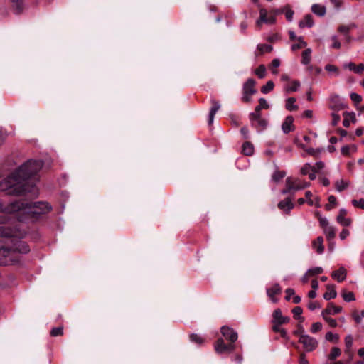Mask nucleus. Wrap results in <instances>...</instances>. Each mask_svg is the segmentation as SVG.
I'll list each match as a JSON object with an SVG mask.
<instances>
[{"label": "nucleus", "mask_w": 364, "mask_h": 364, "mask_svg": "<svg viewBox=\"0 0 364 364\" xmlns=\"http://www.w3.org/2000/svg\"><path fill=\"white\" fill-rule=\"evenodd\" d=\"M191 342H193L198 345L203 344L205 339L197 333H191L189 336Z\"/></svg>", "instance_id": "58836bf2"}, {"label": "nucleus", "mask_w": 364, "mask_h": 364, "mask_svg": "<svg viewBox=\"0 0 364 364\" xmlns=\"http://www.w3.org/2000/svg\"><path fill=\"white\" fill-rule=\"evenodd\" d=\"M294 207V205L290 198H287L278 203V208L281 210H283L287 213L293 209Z\"/></svg>", "instance_id": "6ab92c4d"}, {"label": "nucleus", "mask_w": 364, "mask_h": 364, "mask_svg": "<svg viewBox=\"0 0 364 364\" xmlns=\"http://www.w3.org/2000/svg\"><path fill=\"white\" fill-rule=\"evenodd\" d=\"M312 246L318 254H322L324 251L323 237L321 236L318 237L315 240L312 242Z\"/></svg>", "instance_id": "393cba45"}, {"label": "nucleus", "mask_w": 364, "mask_h": 364, "mask_svg": "<svg viewBox=\"0 0 364 364\" xmlns=\"http://www.w3.org/2000/svg\"><path fill=\"white\" fill-rule=\"evenodd\" d=\"M221 334L230 343H235V342L237 340L238 335L236 331H235L232 328L224 326L220 329Z\"/></svg>", "instance_id": "9d476101"}, {"label": "nucleus", "mask_w": 364, "mask_h": 364, "mask_svg": "<svg viewBox=\"0 0 364 364\" xmlns=\"http://www.w3.org/2000/svg\"><path fill=\"white\" fill-rule=\"evenodd\" d=\"M325 70L328 72H334L336 73V75H338V68L334 65H331V64H328L325 66Z\"/></svg>", "instance_id": "5fc2aeb1"}, {"label": "nucleus", "mask_w": 364, "mask_h": 364, "mask_svg": "<svg viewBox=\"0 0 364 364\" xmlns=\"http://www.w3.org/2000/svg\"><path fill=\"white\" fill-rule=\"evenodd\" d=\"M214 347L215 350L218 354L231 353L235 350V343H229L228 344H226L223 338H218L216 341Z\"/></svg>", "instance_id": "0eeeda50"}, {"label": "nucleus", "mask_w": 364, "mask_h": 364, "mask_svg": "<svg viewBox=\"0 0 364 364\" xmlns=\"http://www.w3.org/2000/svg\"><path fill=\"white\" fill-rule=\"evenodd\" d=\"M274 87V82L272 81L269 80L266 83V85H263L261 87V92L263 94H267V93L270 92L272 90H273Z\"/></svg>", "instance_id": "79ce46f5"}, {"label": "nucleus", "mask_w": 364, "mask_h": 364, "mask_svg": "<svg viewBox=\"0 0 364 364\" xmlns=\"http://www.w3.org/2000/svg\"><path fill=\"white\" fill-rule=\"evenodd\" d=\"M294 117L292 116H287L284 122L282 123V129L284 134H288L294 130Z\"/></svg>", "instance_id": "f3484780"}, {"label": "nucleus", "mask_w": 364, "mask_h": 364, "mask_svg": "<svg viewBox=\"0 0 364 364\" xmlns=\"http://www.w3.org/2000/svg\"><path fill=\"white\" fill-rule=\"evenodd\" d=\"M242 152L244 155L252 156L254 153V146L249 141H245L242 146Z\"/></svg>", "instance_id": "cd10ccee"}, {"label": "nucleus", "mask_w": 364, "mask_h": 364, "mask_svg": "<svg viewBox=\"0 0 364 364\" xmlns=\"http://www.w3.org/2000/svg\"><path fill=\"white\" fill-rule=\"evenodd\" d=\"M311 50L310 48L306 49L302 53L301 63L304 65H308L311 61Z\"/></svg>", "instance_id": "c9c22d12"}, {"label": "nucleus", "mask_w": 364, "mask_h": 364, "mask_svg": "<svg viewBox=\"0 0 364 364\" xmlns=\"http://www.w3.org/2000/svg\"><path fill=\"white\" fill-rule=\"evenodd\" d=\"M269 107V105L267 100L264 98H260L259 99V105L255 107L254 112L252 113L261 114L262 109H268Z\"/></svg>", "instance_id": "c85d7f7f"}, {"label": "nucleus", "mask_w": 364, "mask_h": 364, "mask_svg": "<svg viewBox=\"0 0 364 364\" xmlns=\"http://www.w3.org/2000/svg\"><path fill=\"white\" fill-rule=\"evenodd\" d=\"M352 204L356 207L364 210V199L360 198V200H353Z\"/></svg>", "instance_id": "864d4df0"}, {"label": "nucleus", "mask_w": 364, "mask_h": 364, "mask_svg": "<svg viewBox=\"0 0 364 364\" xmlns=\"http://www.w3.org/2000/svg\"><path fill=\"white\" fill-rule=\"evenodd\" d=\"M314 24L313 17L311 14H306L304 16V18L299 21V26L300 28L305 27L311 28Z\"/></svg>", "instance_id": "4be33fe9"}, {"label": "nucleus", "mask_w": 364, "mask_h": 364, "mask_svg": "<svg viewBox=\"0 0 364 364\" xmlns=\"http://www.w3.org/2000/svg\"><path fill=\"white\" fill-rule=\"evenodd\" d=\"M306 151L311 156H316L319 154L321 151V149H314L313 148H309L306 149Z\"/></svg>", "instance_id": "e2e57ef3"}, {"label": "nucleus", "mask_w": 364, "mask_h": 364, "mask_svg": "<svg viewBox=\"0 0 364 364\" xmlns=\"http://www.w3.org/2000/svg\"><path fill=\"white\" fill-rule=\"evenodd\" d=\"M346 269L341 267L338 270L332 272L331 277L333 279L337 280L338 282L344 281L346 278Z\"/></svg>", "instance_id": "aec40b11"}, {"label": "nucleus", "mask_w": 364, "mask_h": 364, "mask_svg": "<svg viewBox=\"0 0 364 364\" xmlns=\"http://www.w3.org/2000/svg\"><path fill=\"white\" fill-rule=\"evenodd\" d=\"M331 41H333V44L331 46L332 48H336V49H339L341 48V44L339 42V41L338 40L337 36H332Z\"/></svg>", "instance_id": "bf43d9fd"}, {"label": "nucleus", "mask_w": 364, "mask_h": 364, "mask_svg": "<svg viewBox=\"0 0 364 364\" xmlns=\"http://www.w3.org/2000/svg\"><path fill=\"white\" fill-rule=\"evenodd\" d=\"M342 308L341 306H335L333 303L330 302L328 304L327 307L322 311L321 314H337L341 312Z\"/></svg>", "instance_id": "412c9836"}, {"label": "nucleus", "mask_w": 364, "mask_h": 364, "mask_svg": "<svg viewBox=\"0 0 364 364\" xmlns=\"http://www.w3.org/2000/svg\"><path fill=\"white\" fill-rule=\"evenodd\" d=\"M323 318L328 323V325L332 327L335 328L337 326L338 323L336 319L328 317V314H321Z\"/></svg>", "instance_id": "de8ad7c7"}, {"label": "nucleus", "mask_w": 364, "mask_h": 364, "mask_svg": "<svg viewBox=\"0 0 364 364\" xmlns=\"http://www.w3.org/2000/svg\"><path fill=\"white\" fill-rule=\"evenodd\" d=\"M11 230L15 234L14 235L9 236L11 237L13 245L11 247H0V264L1 265H10L18 262V258L16 255L17 252L21 254H26L30 251V248L26 242L19 240L23 237L25 232H21L18 229L14 228Z\"/></svg>", "instance_id": "7ed1b4c3"}, {"label": "nucleus", "mask_w": 364, "mask_h": 364, "mask_svg": "<svg viewBox=\"0 0 364 364\" xmlns=\"http://www.w3.org/2000/svg\"><path fill=\"white\" fill-rule=\"evenodd\" d=\"M324 234L326 236V238L328 241H331L334 239L336 236V230L335 228L332 226L326 227L323 229Z\"/></svg>", "instance_id": "2f4dec72"}, {"label": "nucleus", "mask_w": 364, "mask_h": 364, "mask_svg": "<svg viewBox=\"0 0 364 364\" xmlns=\"http://www.w3.org/2000/svg\"><path fill=\"white\" fill-rule=\"evenodd\" d=\"M345 68L349 69L350 71H353L355 73H362L364 70V65L360 63L356 65L354 63L350 62L344 65Z\"/></svg>", "instance_id": "b1692460"}, {"label": "nucleus", "mask_w": 364, "mask_h": 364, "mask_svg": "<svg viewBox=\"0 0 364 364\" xmlns=\"http://www.w3.org/2000/svg\"><path fill=\"white\" fill-rule=\"evenodd\" d=\"M307 46V43L306 42H301L299 43H295L291 46V50L293 51L297 50L299 49L305 48Z\"/></svg>", "instance_id": "4d7b16f0"}, {"label": "nucleus", "mask_w": 364, "mask_h": 364, "mask_svg": "<svg viewBox=\"0 0 364 364\" xmlns=\"http://www.w3.org/2000/svg\"><path fill=\"white\" fill-rule=\"evenodd\" d=\"M299 364H309V361L306 359L305 353H301L299 355Z\"/></svg>", "instance_id": "69168bd1"}, {"label": "nucleus", "mask_w": 364, "mask_h": 364, "mask_svg": "<svg viewBox=\"0 0 364 364\" xmlns=\"http://www.w3.org/2000/svg\"><path fill=\"white\" fill-rule=\"evenodd\" d=\"M286 175L285 171L277 170L272 174V180L275 182H279L281 179H282Z\"/></svg>", "instance_id": "37998d69"}, {"label": "nucleus", "mask_w": 364, "mask_h": 364, "mask_svg": "<svg viewBox=\"0 0 364 364\" xmlns=\"http://www.w3.org/2000/svg\"><path fill=\"white\" fill-rule=\"evenodd\" d=\"M310 171L316 172V167L311 166L309 163H306L301 168V173L306 176L310 173Z\"/></svg>", "instance_id": "e433bc0d"}, {"label": "nucleus", "mask_w": 364, "mask_h": 364, "mask_svg": "<svg viewBox=\"0 0 364 364\" xmlns=\"http://www.w3.org/2000/svg\"><path fill=\"white\" fill-rule=\"evenodd\" d=\"M348 107V105L343 102L337 95H331L330 97L329 108L333 112H338Z\"/></svg>", "instance_id": "1a4fd4ad"}, {"label": "nucleus", "mask_w": 364, "mask_h": 364, "mask_svg": "<svg viewBox=\"0 0 364 364\" xmlns=\"http://www.w3.org/2000/svg\"><path fill=\"white\" fill-rule=\"evenodd\" d=\"M284 11L283 13L285 14V17L287 20L291 22L293 19V16L294 14V11L290 8L289 5H286L284 7Z\"/></svg>", "instance_id": "a19ab883"}, {"label": "nucleus", "mask_w": 364, "mask_h": 364, "mask_svg": "<svg viewBox=\"0 0 364 364\" xmlns=\"http://www.w3.org/2000/svg\"><path fill=\"white\" fill-rule=\"evenodd\" d=\"M210 102L212 104V107L210 108V110L209 112V116H208V124L209 125H211L213 124L215 115L216 112L220 108V102L218 100L213 98L210 100Z\"/></svg>", "instance_id": "dca6fc26"}, {"label": "nucleus", "mask_w": 364, "mask_h": 364, "mask_svg": "<svg viewBox=\"0 0 364 364\" xmlns=\"http://www.w3.org/2000/svg\"><path fill=\"white\" fill-rule=\"evenodd\" d=\"M322 323L320 322L314 323L311 325L310 331L312 333H316L322 329Z\"/></svg>", "instance_id": "8fccbe9b"}, {"label": "nucleus", "mask_w": 364, "mask_h": 364, "mask_svg": "<svg viewBox=\"0 0 364 364\" xmlns=\"http://www.w3.org/2000/svg\"><path fill=\"white\" fill-rule=\"evenodd\" d=\"M308 308H309V310L314 311L316 309L321 308V306H320L319 303L318 301H309V304H308Z\"/></svg>", "instance_id": "6e6d98bb"}, {"label": "nucleus", "mask_w": 364, "mask_h": 364, "mask_svg": "<svg viewBox=\"0 0 364 364\" xmlns=\"http://www.w3.org/2000/svg\"><path fill=\"white\" fill-rule=\"evenodd\" d=\"M282 293V288L279 284H274L272 287L267 289V294L273 303H277L278 299L275 298V295Z\"/></svg>", "instance_id": "2eb2a0df"}, {"label": "nucleus", "mask_w": 364, "mask_h": 364, "mask_svg": "<svg viewBox=\"0 0 364 364\" xmlns=\"http://www.w3.org/2000/svg\"><path fill=\"white\" fill-rule=\"evenodd\" d=\"M350 99L355 103H360L362 101V97L355 92L350 94Z\"/></svg>", "instance_id": "13d9d810"}, {"label": "nucleus", "mask_w": 364, "mask_h": 364, "mask_svg": "<svg viewBox=\"0 0 364 364\" xmlns=\"http://www.w3.org/2000/svg\"><path fill=\"white\" fill-rule=\"evenodd\" d=\"M328 202H329V204H326L325 206V208L327 210H330L331 209V204L334 205H336V198L334 196H330L328 197Z\"/></svg>", "instance_id": "603ef678"}, {"label": "nucleus", "mask_w": 364, "mask_h": 364, "mask_svg": "<svg viewBox=\"0 0 364 364\" xmlns=\"http://www.w3.org/2000/svg\"><path fill=\"white\" fill-rule=\"evenodd\" d=\"M256 81L253 78H248L242 85V101L245 103L252 102V96L257 93L255 87Z\"/></svg>", "instance_id": "20e7f679"}, {"label": "nucleus", "mask_w": 364, "mask_h": 364, "mask_svg": "<svg viewBox=\"0 0 364 364\" xmlns=\"http://www.w3.org/2000/svg\"><path fill=\"white\" fill-rule=\"evenodd\" d=\"M325 338L330 342L337 343L339 340V336L338 334H334L332 332L329 331L326 333L325 336Z\"/></svg>", "instance_id": "a18cd8bd"}, {"label": "nucleus", "mask_w": 364, "mask_h": 364, "mask_svg": "<svg viewBox=\"0 0 364 364\" xmlns=\"http://www.w3.org/2000/svg\"><path fill=\"white\" fill-rule=\"evenodd\" d=\"M249 119L251 127L256 129L258 132H261L267 129L268 121L262 117L261 114L250 113Z\"/></svg>", "instance_id": "39448f33"}, {"label": "nucleus", "mask_w": 364, "mask_h": 364, "mask_svg": "<svg viewBox=\"0 0 364 364\" xmlns=\"http://www.w3.org/2000/svg\"><path fill=\"white\" fill-rule=\"evenodd\" d=\"M308 274H309L310 277L320 274L323 272V269L320 267H314L312 269H309L308 271Z\"/></svg>", "instance_id": "3c124183"}, {"label": "nucleus", "mask_w": 364, "mask_h": 364, "mask_svg": "<svg viewBox=\"0 0 364 364\" xmlns=\"http://www.w3.org/2000/svg\"><path fill=\"white\" fill-rule=\"evenodd\" d=\"M273 50V47L269 44H258L257 46V51L255 52V56L262 55L265 53H271Z\"/></svg>", "instance_id": "5701e85b"}, {"label": "nucleus", "mask_w": 364, "mask_h": 364, "mask_svg": "<svg viewBox=\"0 0 364 364\" xmlns=\"http://www.w3.org/2000/svg\"><path fill=\"white\" fill-rule=\"evenodd\" d=\"M296 99L294 97H289L286 100L285 107L289 111L297 110L299 109L298 105H295Z\"/></svg>", "instance_id": "7c9ffc66"}, {"label": "nucleus", "mask_w": 364, "mask_h": 364, "mask_svg": "<svg viewBox=\"0 0 364 364\" xmlns=\"http://www.w3.org/2000/svg\"><path fill=\"white\" fill-rule=\"evenodd\" d=\"M11 9L15 14H21L24 9L25 4L23 0H11Z\"/></svg>", "instance_id": "a211bd4d"}, {"label": "nucleus", "mask_w": 364, "mask_h": 364, "mask_svg": "<svg viewBox=\"0 0 364 364\" xmlns=\"http://www.w3.org/2000/svg\"><path fill=\"white\" fill-rule=\"evenodd\" d=\"M341 295H342V297L344 299V301H346L347 302H350V301H353L355 300L354 294L351 291H350V292L343 291L341 294Z\"/></svg>", "instance_id": "09e8293b"}, {"label": "nucleus", "mask_w": 364, "mask_h": 364, "mask_svg": "<svg viewBox=\"0 0 364 364\" xmlns=\"http://www.w3.org/2000/svg\"><path fill=\"white\" fill-rule=\"evenodd\" d=\"M230 119H231V122L235 126V127H238L240 125V122H239V117L235 114H231L230 115Z\"/></svg>", "instance_id": "338daca9"}, {"label": "nucleus", "mask_w": 364, "mask_h": 364, "mask_svg": "<svg viewBox=\"0 0 364 364\" xmlns=\"http://www.w3.org/2000/svg\"><path fill=\"white\" fill-rule=\"evenodd\" d=\"M311 11L314 14L318 16H323L326 12V7L318 4H313L311 6Z\"/></svg>", "instance_id": "bb28decb"}, {"label": "nucleus", "mask_w": 364, "mask_h": 364, "mask_svg": "<svg viewBox=\"0 0 364 364\" xmlns=\"http://www.w3.org/2000/svg\"><path fill=\"white\" fill-rule=\"evenodd\" d=\"M299 343L302 344L304 351L308 353L314 351L318 346V341L307 334L300 336Z\"/></svg>", "instance_id": "423d86ee"}, {"label": "nucleus", "mask_w": 364, "mask_h": 364, "mask_svg": "<svg viewBox=\"0 0 364 364\" xmlns=\"http://www.w3.org/2000/svg\"><path fill=\"white\" fill-rule=\"evenodd\" d=\"M349 185L348 181H345L343 179L338 180L335 182V188L337 191L341 192L346 189Z\"/></svg>", "instance_id": "72a5a7b5"}, {"label": "nucleus", "mask_w": 364, "mask_h": 364, "mask_svg": "<svg viewBox=\"0 0 364 364\" xmlns=\"http://www.w3.org/2000/svg\"><path fill=\"white\" fill-rule=\"evenodd\" d=\"M293 333L295 335V336H299L300 337V336L301 335H305L304 334V328H303L302 325L301 324H298L297 325V329L295 330Z\"/></svg>", "instance_id": "052dcab7"}, {"label": "nucleus", "mask_w": 364, "mask_h": 364, "mask_svg": "<svg viewBox=\"0 0 364 364\" xmlns=\"http://www.w3.org/2000/svg\"><path fill=\"white\" fill-rule=\"evenodd\" d=\"M300 87V82L298 80H293L291 85H287L284 87V90L287 93L296 92Z\"/></svg>", "instance_id": "c756f323"}, {"label": "nucleus", "mask_w": 364, "mask_h": 364, "mask_svg": "<svg viewBox=\"0 0 364 364\" xmlns=\"http://www.w3.org/2000/svg\"><path fill=\"white\" fill-rule=\"evenodd\" d=\"M276 22V17L274 16H270L267 17V11L265 9H261L259 10V19L257 21L258 25L261 23H265L268 24H274Z\"/></svg>", "instance_id": "ddd939ff"}, {"label": "nucleus", "mask_w": 364, "mask_h": 364, "mask_svg": "<svg viewBox=\"0 0 364 364\" xmlns=\"http://www.w3.org/2000/svg\"><path fill=\"white\" fill-rule=\"evenodd\" d=\"M285 293H286V296H285V299L287 301H289L290 299H291V296L294 295L295 294V291L293 289L291 288H288L285 290Z\"/></svg>", "instance_id": "0e129e2a"}, {"label": "nucleus", "mask_w": 364, "mask_h": 364, "mask_svg": "<svg viewBox=\"0 0 364 364\" xmlns=\"http://www.w3.org/2000/svg\"><path fill=\"white\" fill-rule=\"evenodd\" d=\"M345 346L346 349L344 350L345 354L348 356L346 361L347 364L350 363L353 358V353L352 350L353 346V337L351 335H348L345 338Z\"/></svg>", "instance_id": "9b49d317"}, {"label": "nucleus", "mask_w": 364, "mask_h": 364, "mask_svg": "<svg viewBox=\"0 0 364 364\" xmlns=\"http://www.w3.org/2000/svg\"><path fill=\"white\" fill-rule=\"evenodd\" d=\"M280 65V60L278 58H274L272 60L269 68L272 70V73L274 75L278 73V70L277 68Z\"/></svg>", "instance_id": "c03bdc74"}, {"label": "nucleus", "mask_w": 364, "mask_h": 364, "mask_svg": "<svg viewBox=\"0 0 364 364\" xmlns=\"http://www.w3.org/2000/svg\"><path fill=\"white\" fill-rule=\"evenodd\" d=\"M353 317H354V319H355V322H356L357 323H360V321H361V318H362L363 317H364V310H362V311H360V315L356 314H353Z\"/></svg>", "instance_id": "774afa93"}, {"label": "nucleus", "mask_w": 364, "mask_h": 364, "mask_svg": "<svg viewBox=\"0 0 364 364\" xmlns=\"http://www.w3.org/2000/svg\"><path fill=\"white\" fill-rule=\"evenodd\" d=\"M50 334L53 337L60 336L63 335V327L59 326L53 328L50 332Z\"/></svg>", "instance_id": "49530a36"}, {"label": "nucleus", "mask_w": 364, "mask_h": 364, "mask_svg": "<svg viewBox=\"0 0 364 364\" xmlns=\"http://www.w3.org/2000/svg\"><path fill=\"white\" fill-rule=\"evenodd\" d=\"M286 185H288L292 191H296L309 187L311 183L300 178L289 177L286 179Z\"/></svg>", "instance_id": "6e6552de"}, {"label": "nucleus", "mask_w": 364, "mask_h": 364, "mask_svg": "<svg viewBox=\"0 0 364 364\" xmlns=\"http://www.w3.org/2000/svg\"><path fill=\"white\" fill-rule=\"evenodd\" d=\"M332 116V122H331V124L333 126H336L337 125V124L338 123V122L340 121L341 118H340V116L336 114L335 112H333L331 114Z\"/></svg>", "instance_id": "680f3d73"}, {"label": "nucleus", "mask_w": 364, "mask_h": 364, "mask_svg": "<svg viewBox=\"0 0 364 364\" xmlns=\"http://www.w3.org/2000/svg\"><path fill=\"white\" fill-rule=\"evenodd\" d=\"M347 213H348V212L346 209L341 208L339 210V213L336 217V221L339 224H341L342 226H344V227L350 226L352 223V220L350 218L346 217Z\"/></svg>", "instance_id": "4468645a"}, {"label": "nucleus", "mask_w": 364, "mask_h": 364, "mask_svg": "<svg viewBox=\"0 0 364 364\" xmlns=\"http://www.w3.org/2000/svg\"><path fill=\"white\" fill-rule=\"evenodd\" d=\"M341 354V350L338 347H333L331 349L330 354L328 355V359L331 360H336Z\"/></svg>", "instance_id": "ea45409f"}, {"label": "nucleus", "mask_w": 364, "mask_h": 364, "mask_svg": "<svg viewBox=\"0 0 364 364\" xmlns=\"http://www.w3.org/2000/svg\"><path fill=\"white\" fill-rule=\"evenodd\" d=\"M292 314L294 315V318L296 320H300L301 322L304 321V318L301 315L302 314L303 310L300 306H296L292 309Z\"/></svg>", "instance_id": "f704fd0d"}, {"label": "nucleus", "mask_w": 364, "mask_h": 364, "mask_svg": "<svg viewBox=\"0 0 364 364\" xmlns=\"http://www.w3.org/2000/svg\"><path fill=\"white\" fill-rule=\"evenodd\" d=\"M327 291L324 293L323 298L324 299L328 301L330 299H334L337 296V293L335 290V285L333 284H327L326 285Z\"/></svg>", "instance_id": "a878e982"}, {"label": "nucleus", "mask_w": 364, "mask_h": 364, "mask_svg": "<svg viewBox=\"0 0 364 364\" xmlns=\"http://www.w3.org/2000/svg\"><path fill=\"white\" fill-rule=\"evenodd\" d=\"M290 318L288 316H284L282 314L280 309H277L274 311L272 314V323H277L278 324H284L289 323Z\"/></svg>", "instance_id": "f8f14e48"}, {"label": "nucleus", "mask_w": 364, "mask_h": 364, "mask_svg": "<svg viewBox=\"0 0 364 364\" xmlns=\"http://www.w3.org/2000/svg\"><path fill=\"white\" fill-rule=\"evenodd\" d=\"M15 234L11 230L10 227L5 225H0V237H9Z\"/></svg>", "instance_id": "473e14b6"}, {"label": "nucleus", "mask_w": 364, "mask_h": 364, "mask_svg": "<svg viewBox=\"0 0 364 364\" xmlns=\"http://www.w3.org/2000/svg\"><path fill=\"white\" fill-rule=\"evenodd\" d=\"M52 209L51 205L46 202L29 203L23 200H15L9 203L5 210L7 213H19L24 216L23 218H18L19 221L27 218H35L41 214H46Z\"/></svg>", "instance_id": "f03ea898"}, {"label": "nucleus", "mask_w": 364, "mask_h": 364, "mask_svg": "<svg viewBox=\"0 0 364 364\" xmlns=\"http://www.w3.org/2000/svg\"><path fill=\"white\" fill-rule=\"evenodd\" d=\"M43 162L40 160L29 159L17 170L0 182V191H6L11 196H21L31 192L33 186L27 183L42 168Z\"/></svg>", "instance_id": "f257e3e1"}, {"label": "nucleus", "mask_w": 364, "mask_h": 364, "mask_svg": "<svg viewBox=\"0 0 364 364\" xmlns=\"http://www.w3.org/2000/svg\"><path fill=\"white\" fill-rule=\"evenodd\" d=\"M254 73L260 79H262L266 75V67L264 65L261 64L257 69L255 70Z\"/></svg>", "instance_id": "4c0bfd02"}]
</instances>
